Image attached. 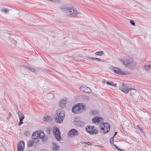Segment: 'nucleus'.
Wrapping results in <instances>:
<instances>
[{
    "instance_id": "49530a36",
    "label": "nucleus",
    "mask_w": 151,
    "mask_h": 151,
    "mask_svg": "<svg viewBox=\"0 0 151 151\" xmlns=\"http://www.w3.org/2000/svg\"><path fill=\"white\" fill-rule=\"evenodd\" d=\"M9 117H11V116H12V114H11V113L10 112L9 113Z\"/></svg>"
},
{
    "instance_id": "4be33fe9",
    "label": "nucleus",
    "mask_w": 151,
    "mask_h": 151,
    "mask_svg": "<svg viewBox=\"0 0 151 151\" xmlns=\"http://www.w3.org/2000/svg\"><path fill=\"white\" fill-rule=\"evenodd\" d=\"M95 54L97 55L101 56L104 54V52L103 51H98L96 52Z\"/></svg>"
},
{
    "instance_id": "20e7f679",
    "label": "nucleus",
    "mask_w": 151,
    "mask_h": 151,
    "mask_svg": "<svg viewBox=\"0 0 151 151\" xmlns=\"http://www.w3.org/2000/svg\"><path fill=\"white\" fill-rule=\"evenodd\" d=\"M103 125V127L101 128V133L104 134H106L109 132L110 130V125L107 122L104 123L102 124L101 127Z\"/></svg>"
},
{
    "instance_id": "3c124183",
    "label": "nucleus",
    "mask_w": 151,
    "mask_h": 151,
    "mask_svg": "<svg viewBox=\"0 0 151 151\" xmlns=\"http://www.w3.org/2000/svg\"><path fill=\"white\" fill-rule=\"evenodd\" d=\"M81 60V61H82V62H83V61H85V60Z\"/></svg>"
},
{
    "instance_id": "58836bf2",
    "label": "nucleus",
    "mask_w": 151,
    "mask_h": 151,
    "mask_svg": "<svg viewBox=\"0 0 151 151\" xmlns=\"http://www.w3.org/2000/svg\"><path fill=\"white\" fill-rule=\"evenodd\" d=\"M83 98L86 99V100H89V97L87 96H85L83 97Z\"/></svg>"
},
{
    "instance_id": "f3484780",
    "label": "nucleus",
    "mask_w": 151,
    "mask_h": 151,
    "mask_svg": "<svg viewBox=\"0 0 151 151\" xmlns=\"http://www.w3.org/2000/svg\"><path fill=\"white\" fill-rule=\"evenodd\" d=\"M37 136H38V138H39V139H43L45 134L43 131H41L39 132H38Z\"/></svg>"
},
{
    "instance_id": "412c9836",
    "label": "nucleus",
    "mask_w": 151,
    "mask_h": 151,
    "mask_svg": "<svg viewBox=\"0 0 151 151\" xmlns=\"http://www.w3.org/2000/svg\"><path fill=\"white\" fill-rule=\"evenodd\" d=\"M38 132H35L32 134V138L33 139H35L38 138V136H37L38 134Z\"/></svg>"
},
{
    "instance_id": "f03ea898",
    "label": "nucleus",
    "mask_w": 151,
    "mask_h": 151,
    "mask_svg": "<svg viewBox=\"0 0 151 151\" xmlns=\"http://www.w3.org/2000/svg\"><path fill=\"white\" fill-rule=\"evenodd\" d=\"M60 9L64 13L69 14L73 16H77L79 14L73 7L71 8L62 7L60 8Z\"/></svg>"
},
{
    "instance_id": "5701e85b",
    "label": "nucleus",
    "mask_w": 151,
    "mask_h": 151,
    "mask_svg": "<svg viewBox=\"0 0 151 151\" xmlns=\"http://www.w3.org/2000/svg\"><path fill=\"white\" fill-rule=\"evenodd\" d=\"M47 96L48 98L49 99H52L54 97V95L51 93H47Z\"/></svg>"
},
{
    "instance_id": "ea45409f",
    "label": "nucleus",
    "mask_w": 151,
    "mask_h": 151,
    "mask_svg": "<svg viewBox=\"0 0 151 151\" xmlns=\"http://www.w3.org/2000/svg\"><path fill=\"white\" fill-rule=\"evenodd\" d=\"M51 2H57L58 3L60 2V0H53V1H51Z\"/></svg>"
},
{
    "instance_id": "f257e3e1",
    "label": "nucleus",
    "mask_w": 151,
    "mask_h": 151,
    "mask_svg": "<svg viewBox=\"0 0 151 151\" xmlns=\"http://www.w3.org/2000/svg\"><path fill=\"white\" fill-rule=\"evenodd\" d=\"M65 117V111L62 109H58L56 114L54 116V119L56 122L58 123H62Z\"/></svg>"
},
{
    "instance_id": "dca6fc26",
    "label": "nucleus",
    "mask_w": 151,
    "mask_h": 151,
    "mask_svg": "<svg viewBox=\"0 0 151 151\" xmlns=\"http://www.w3.org/2000/svg\"><path fill=\"white\" fill-rule=\"evenodd\" d=\"M86 131L90 134H97L99 132L98 130L95 129H94L92 131H89L88 129V128H87V127H86Z\"/></svg>"
},
{
    "instance_id": "a211bd4d",
    "label": "nucleus",
    "mask_w": 151,
    "mask_h": 151,
    "mask_svg": "<svg viewBox=\"0 0 151 151\" xmlns=\"http://www.w3.org/2000/svg\"><path fill=\"white\" fill-rule=\"evenodd\" d=\"M52 119V118L51 117L48 115H47L43 118V120L45 122H48L50 121Z\"/></svg>"
},
{
    "instance_id": "de8ad7c7",
    "label": "nucleus",
    "mask_w": 151,
    "mask_h": 151,
    "mask_svg": "<svg viewBox=\"0 0 151 151\" xmlns=\"http://www.w3.org/2000/svg\"><path fill=\"white\" fill-rule=\"evenodd\" d=\"M114 146L117 149V148H118V147L115 145H114Z\"/></svg>"
},
{
    "instance_id": "4c0bfd02",
    "label": "nucleus",
    "mask_w": 151,
    "mask_h": 151,
    "mask_svg": "<svg viewBox=\"0 0 151 151\" xmlns=\"http://www.w3.org/2000/svg\"><path fill=\"white\" fill-rule=\"evenodd\" d=\"M96 61V62L101 61V62H103V59H99V58H97Z\"/></svg>"
},
{
    "instance_id": "72a5a7b5",
    "label": "nucleus",
    "mask_w": 151,
    "mask_h": 151,
    "mask_svg": "<svg viewBox=\"0 0 151 151\" xmlns=\"http://www.w3.org/2000/svg\"><path fill=\"white\" fill-rule=\"evenodd\" d=\"M59 146L57 145H56L54 147H52V149L55 150H59Z\"/></svg>"
},
{
    "instance_id": "473e14b6",
    "label": "nucleus",
    "mask_w": 151,
    "mask_h": 151,
    "mask_svg": "<svg viewBox=\"0 0 151 151\" xmlns=\"http://www.w3.org/2000/svg\"><path fill=\"white\" fill-rule=\"evenodd\" d=\"M83 143L86 144L89 146H92L93 145L90 142H84Z\"/></svg>"
},
{
    "instance_id": "2eb2a0df",
    "label": "nucleus",
    "mask_w": 151,
    "mask_h": 151,
    "mask_svg": "<svg viewBox=\"0 0 151 151\" xmlns=\"http://www.w3.org/2000/svg\"><path fill=\"white\" fill-rule=\"evenodd\" d=\"M66 100L64 99H62L61 101L59 102V107L62 108H64L66 107Z\"/></svg>"
},
{
    "instance_id": "79ce46f5",
    "label": "nucleus",
    "mask_w": 151,
    "mask_h": 151,
    "mask_svg": "<svg viewBox=\"0 0 151 151\" xmlns=\"http://www.w3.org/2000/svg\"><path fill=\"white\" fill-rule=\"evenodd\" d=\"M117 134V132H115L114 134V135L113 136V137H114Z\"/></svg>"
},
{
    "instance_id": "423d86ee",
    "label": "nucleus",
    "mask_w": 151,
    "mask_h": 151,
    "mask_svg": "<svg viewBox=\"0 0 151 151\" xmlns=\"http://www.w3.org/2000/svg\"><path fill=\"white\" fill-rule=\"evenodd\" d=\"M131 88L127 84L123 83L121 87H119V89L123 92L127 93L129 91Z\"/></svg>"
},
{
    "instance_id": "6e6552de",
    "label": "nucleus",
    "mask_w": 151,
    "mask_h": 151,
    "mask_svg": "<svg viewBox=\"0 0 151 151\" xmlns=\"http://www.w3.org/2000/svg\"><path fill=\"white\" fill-rule=\"evenodd\" d=\"M17 113L19 120V122L18 124V125L19 126H20L23 124V121L24 118L25 117L24 115L20 111H18L17 112Z\"/></svg>"
},
{
    "instance_id": "f8f14e48",
    "label": "nucleus",
    "mask_w": 151,
    "mask_h": 151,
    "mask_svg": "<svg viewBox=\"0 0 151 151\" xmlns=\"http://www.w3.org/2000/svg\"><path fill=\"white\" fill-rule=\"evenodd\" d=\"M112 70H114V72L115 73L119 74V75H125L126 74L125 73L122 72L119 68L116 67H112Z\"/></svg>"
},
{
    "instance_id": "8fccbe9b",
    "label": "nucleus",
    "mask_w": 151,
    "mask_h": 151,
    "mask_svg": "<svg viewBox=\"0 0 151 151\" xmlns=\"http://www.w3.org/2000/svg\"><path fill=\"white\" fill-rule=\"evenodd\" d=\"M120 149L118 147V148H117V150H119V151L120 150Z\"/></svg>"
},
{
    "instance_id": "a19ab883",
    "label": "nucleus",
    "mask_w": 151,
    "mask_h": 151,
    "mask_svg": "<svg viewBox=\"0 0 151 151\" xmlns=\"http://www.w3.org/2000/svg\"><path fill=\"white\" fill-rule=\"evenodd\" d=\"M47 71H49V72H52V71L50 70V69H49L48 68H46L45 69Z\"/></svg>"
},
{
    "instance_id": "1a4fd4ad",
    "label": "nucleus",
    "mask_w": 151,
    "mask_h": 151,
    "mask_svg": "<svg viewBox=\"0 0 151 151\" xmlns=\"http://www.w3.org/2000/svg\"><path fill=\"white\" fill-rule=\"evenodd\" d=\"M73 124L76 126L79 127H83L85 125V123L83 122L78 120L77 119H75L73 122Z\"/></svg>"
},
{
    "instance_id": "39448f33",
    "label": "nucleus",
    "mask_w": 151,
    "mask_h": 151,
    "mask_svg": "<svg viewBox=\"0 0 151 151\" xmlns=\"http://www.w3.org/2000/svg\"><path fill=\"white\" fill-rule=\"evenodd\" d=\"M53 132L55 137L58 141H60L61 137L60 136V132L59 129L56 127H54L53 128Z\"/></svg>"
},
{
    "instance_id": "ddd939ff",
    "label": "nucleus",
    "mask_w": 151,
    "mask_h": 151,
    "mask_svg": "<svg viewBox=\"0 0 151 151\" xmlns=\"http://www.w3.org/2000/svg\"><path fill=\"white\" fill-rule=\"evenodd\" d=\"M80 90L82 92H84L86 93H90L91 92V89L86 86H81L80 88Z\"/></svg>"
},
{
    "instance_id": "37998d69",
    "label": "nucleus",
    "mask_w": 151,
    "mask_h": 151,
    "mask_svg": "<svg viewBox=\"0 0 151 151\" xmlns=\"http://www.w3.org/2000/svg\"><path fill=\"white\" fill-rule=\"evenodd\" d=\"M52 145L54 146L57 145L56 144L55 142H52Z\"/></svg>"
},
{
    "instance_id": "e433bc0d",
    "label": "nucleus",
    "mask_w": 151,
    "mask_h": 151,
    "mask_svg": "<svg viewBox=\"0 0 151 151\" xmlns=\"http://www.w3.org/2000/svg\"><path fill=\"white\" fill-rule=\"evenodd\" d=\"M113 83V82L112 81H111L110 82L107 81L106 82V84L107 85L111 86H112Z\"/></svg>"
},
{
    "instance_id": "9d476101",
    "label": "nucleus",
    "mask_w": 151,
    "mask_h": 151,
    "mask_svg": "<svg viewBox=\"0 0 151 151\" xmlns=\"http://www.w3.org/2000/svg\"><path fill=\"white\" fill-rule=\"evenodd\" d=\"M80 105L79 104L77 105H75L72 108V111L75 114H78L79 113L81 110V108L80 107Z\"/></svg>"
},
{
    "instance_id": "603ef678",
    "label": "nucleus",
    "mask_w": 151,
    "mask_h": 151,
    "mask_svg": "<svg viewBox=\"0 0 151 151\" xmlns=\"http://www.w3.org/2000/svg\"><path fill=\"white\" fill-rule=\"evenodd\" d=\"M150 68H151V64H150Z\"/></svg>"
},
{
    "instance_id": "6ab92c4d",
    "label": "nucleus",
    "mask_w": 151,
    "mask_h": 151,
    "mask_svg": "<svg viewBox=\"0 0 151 151\" xmlns=\"http://www.w3.org/2000/svg\"><path fill=\"white\" fill-rule=\"evenodd\" d=\"M102 118H100L99 117H94L92 120V121L93 123H96L99 122H100V119H102Z\"/></svg>"
},
{
    "instance_id": "aec40b11",
    "label": "nucleus",
    "mask_w": 151,
    "mask_h": 151,
    "mask_svg": "<svg viewBox=\"0 0 151 151\" xmlns=\"http://www.w3.org/2000/svg\"><path fill=\"white\" fill-rule=\"evenodd\" d=\"M34 141L33 140L29 141L27 143V145L28 147H31L33 145Z\"/></svg>"
},
{
    "instance_id": "c756f323",
    "label": "nucleus",
    "mask_w": 151,
    "mask_h": 151,
    "mask_svg": "<svg viewBox=\"0 0 151 151\" xmlns=\"http://www.w3.org/2000/svg\"><path fill=\"white\" fill-rule=\"evenodd\" d=\"M9 9H7L6 8H4L2 9V11L3 12H6V13H7L8 12H9Z\"/></svg>"
},
{
    "instance_id": "9b49d317",
    "label": "nucleus",
    "mask_w": 151,
    "mask_h": 151,
    "mask_svg": "<svg viewBox=\"0 0 151 151\" xmlns=\"http://www.w3.org/2000/svg\"><path fill=\"white\" fill-rule=\"evenodd\" d=\"M129 91H130V95L133 97H137L139 95V93L135 89L131 88Z\"/></svg>"
},
{
    "instance_id": "c03bdc74",
    "label": "nucleus",
    "mask_w": 151,
    "mask_h": 151,
    "mask_svg": "<svg viewBox=\"0 0 151 151\" xmlns=\"http://www.w3.org/2000/svg\"><path fill=\"white\" fill-rule=\"evenodd\" d=\"M95 146L98 147H100V148H101V147H103L102 146H101V145H95Z\"/></svg>"
},
{
    "instance_id": "f704fd0d",
    "label": "nucleus",
    "mask_w": 151,
    "mask_h": 151,
    "mask_svg": "<svg viewBox=\"0 0 151 151\" xmlns=\"http://www.w3.org/2000/svg\"><path fill=\"white\" fill-rule=\"evenodd\" d=\"M11 43H12L13 44H14V45H16L17 44V42L16 41V40H12L11 41Z\"/></svg>"
},
{
    "instance_id": "cd10ccee",
    "label": "nucleus",
    "mask_w": 151,
    "mask_h": 151,
    "mask_svg": "<svg viewBox=\"0 0 151 151\" xmlns=\"http://www.w3.org/2000/svg\"><path fill=\"white\" fill-rule=\"evenodd\" d=\"M80 105V107L81 108V109L82 111H83V110L85 109V106L83 105L82 104H79Z\"/></svg>"
},
{
    "instance_id": "2f4dec72",
    "label": "nucleus",
    "mask_w": 151,
    "mask_h": 151,
    "mask_svg": "<svg viewBox=\"0 0 151 151\" xmlns=\"http://www.w3.org/2000/svg\"><path fill=\"white\" fill-rule=\"evenodd\" d=\"M92 114L93 115H95L97 113V111L96 110L92 111H91Z\"/></svg>"
},
{
    "instance_id": "0eeeda50",
    "label": "nucleus",
    "mask_w": 151,
    "mask_h": 151,
    "mask_svg": "<svg viewBox=\"0 0 151 151\" xmlns=\"http://www.w3.org/2000/svg\"><path fill=\"white\" fill-rule=\"evenodd\" d=\"M25 146V143L23 140L20 141L18 143L17 151H23Z\"/></svg>"
},
{
    "instance_id": "09e8293b",
    "label": "nucleus",
    "mask_w": 151,
    "mask_h": 151,
    "mask_svg": "<svg viewBox=\"0 0 151 151\" xmlns=\"http://www.w3.org/2000/svg\"><path fill=\"white\" fill-rule=\"evenodd\" d=\"M106 82V80H103V81H102V83H105Z\"/></svg>"
},
{
    "instance_id": "bb28decb",
    "label": "nucleus",
    "mask_w": 151,
    "mask_h": 151,
    "mask_svg": "<svg viewBox=\"0 0 151 151\" xmlns=\"http://www.w3.org/2000/svg\"><path fill=\"white\" fill-rule=\"evenodd\" d=\"M150 68V65H145L144 67V68L146 70H149Z\"/></svg>"
},
{
    "instance_id": "a878e982",
    "label": "nucleus",
    "mask_w": 151,
    "mask_h": 151,
    "mask_svg": "<svg viewBox=\"0 0 151 151\" xmlns=\"http://www.w3.org/2000/svg\"><path fill=\"white\" fill-rule=\"evenodd\" d=\"M87 128H88V129L89 131H92L93 130V128H94L95 127L94 126H89L88 127H86Z\"/></svg>"
},
{
    "instance_id": "7c9ffc66",
    "label": "nucleus",
    "mask_w": 151,
    "mask_h": 151,
    "mask_svg": "<svg viewBox=\"0 0 151 151\" xmlns=\"http://www.w3.org/2000/svg\"><path fill=\"white\" fill-rule=\"evenodd\" d=\"M114 137L113 136L111 139L110 143L111 145H113L114 143Z\"/></svg>"
},
{
    "instance_id": "c9c22d12",
    "label": "nucleus",
    "mask_w": 151,
    "mask_h": 151,
    "mask_svg": "<svg viewBox=\"0 0 151 151\" xmlns=\"http://www.w3.org/2000/svg\"><path fill=\"white\" fill-rule=\"evenodd\" d=\"M130 24L133 26H135V23L134 22L133 20H130Z\"/></svg>"
},
{
    "instance_id": "7ed1b4c3",
    "label": "nucleus",
    "mask_w": 151,
    "mask_h": 151,
    "mask_svg": "<svg viewBox=\"0 0 151 151\" xmlns=\"http://www.w3.org/2000/svg\"><path fill=\"white\" fill-rule=\"evenodd\" d=\"M121 63L124 64L126 67L131 69H134L135 68V64L132 60L119 59Z\"/></svg>"
},
{
    "instance_id": "c85d7f7f",
    "label": "nucleus",
    "mask_w": 151,
    "mask_h": 151,
    "mask_svg": "<svg viewBox=\"0 0 151 151\" xmlns=\"http://www.w3.org/2000/svg\"><path fill=\"white\" fill-rule=\"evenodd\" d=\"M85 59H88L90 60H96L97 58H92V57H86V58Z\"/></svg>"
},
{
    "instance_id": "393cba45",
    "label": "nucleus",
    "mask_w": 151,
    "mask_h": 151,
    "mask_svg": "<svg viewBox=\"0 0 151 151\" xmlns=\"http://www.w3.org/2000/svg\"><path fill=\"white\" fill-rule=\"evenodd\" d=\"M30 134V132L29 131H26L24 133V135L28 137L29 136Z\"/></svg>"
},
{
    "instance_id": "a18cd8bd",
    "label": "nucleus",
    "mask_w": 151,
    "mask_h": 151,
    "mask_svg": "<svg viewBox=\"0 0 151 151\" xmlns=\"http://www.w3.org/2000/svg\"><path fill=\"white\" fill-rule=\"evenodd\" d=\"M116 85H117V84L116 83L114 84H113V83L112 85V86H113L114 87H115V86H116Z\"/></svg>"
},
{
    "instance_id": "b1692460",
    "label": "nucleus",
    "mask_w": 151,
    "mask_h": 151,
    "mask_svg": "<svg viewBox=\"0 0 151 151\" xmlns=\"http://www.w3.org/2000/svg\"><path fill=\"white\" fill-rule=\"evenodd\" d=\"M25 68L27 69L28 70H30L32 72H34L35 71V69L31 67L28 66H26Z\"/></svg>"
},
{
    "instance_id": "4468645a",
    "label": "nucleus",
    "mask_w": 151,
    "mask_h": 151,
    "mask_svg": "<svg viewBox=\"0 0 151 151\" xmlns=\"http://www.w3.org/2000/svg\"><path fill=\"white\" fill-rule=\"evenodd\" d=\"M79 134L78 132L76 129H71L69 132V135L70 136L71 135L73 136H77Z\"/></svg>"
}]
</instances>
